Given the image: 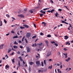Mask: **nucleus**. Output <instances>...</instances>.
Segmentation results:
<instances>
[{"label": "nucleus", "instance_id": "obj_1", "mask_svg": "<svg viewBox=\"0 0 73 73\" xmlns=\"http://www.w3.org/2000/svg\"><path fill=\"white\" fill-rule=\"evenodd\" d=\"M36 65L37 66H40L41 64H40V62L39 61H37L36 62Z\"/></svg>", "mask_w": 73, "mask_h": 73}, {"label": "nucleus", "instance_id": "obj_2", "mask_svg": "<svg viewBox=\"0 0 73 73\" xmlns=\"http://www.w3.org/2000/svg\"><path fill=\"white\" fill-rule=\"evenodd\" d=\"M43 71H44V69H43L42 68L39 70L38 72V73H40V72L42 73L43 72Z\"/></svg>", "mask_w": 73, "mask_h": 73}, {"label": "nucleus", "instance_id": "obj_3", "mask_svg": "<svg viewBox=\"0 0 73 73\" xmlns=\"http://www.w3.org/2000/svg\"><path fill=\"white\" fill-rule=\"evenodd\" d=\"M18 17H21V18H24V17H25L24 16V15L23 14L18 15Z\"/></svg>", "mask_w": 73, "mask_h": 73}, {"label": "nucleus", "instance_id": "obj_4", "mask_svg": "<svg viewBox=\"0 0 73 73\" xmlns=\"http://www.w3.org/2000/svg\"><path fill=\"white\" fill-rule=\"evenodd\" d=\"M31 35L30 33H28L26 35L27 38H29L30 37V35Z\"/></svg>", "mask_w": 73, "mask_h": 73}, {"label": "nucleus", "instance_id": "obj_5", "mask_svg": "<svg viewBox=\"0 0 73 73\" xmlns=\"http://www.w3.org/2000/svg\"><path fill=\"white\" fill-rule=\"evenodd\" d=\"M5 68L6 70H8L9 68V66L8 65H6L5 66Z\"/></svg>", "mask_w": 73, "mask_h": 73}, {"label": "nucleus", "instance_id": "obj_6", "mask_svg": "<svg viewBox=\"0 0 73 73\" xmlns=\"http://www.w3.org/2000/svg\"><path fill=\"white\" fill-rule=\"evenodd\" d=\"M51 52L50 51H48L47 54V57H49V56L51 55Z\"/></svg>", "mask_w": 73, "mask_h": 73}, {"label": "nucleus", "instance_id": "obj_7", "mask_svg": "<svg viewBox=\"0 0 73 73\" xmlns=\"http://www.w3.org/2000/svg\"><path fill=\"white\" fill-rule=\"evenodd\" d=\"M42 25H44V26L45 27L46 26V23L43 22L42 23Z\"/></svg>", "mask_w": 73, "mask_h": 73}, {"label": "nucleus", "instance_id": "obj_8", "mask_svg": "<svg viewBox=\"0 0 73 73\" xmlns=\"http://www.w3.org/2000/svg\"><path fill=\"white\" fill-rule=\"evenodd\" d=\"M23 25L24 27H26V28H29V26L27 25Z\"/></svg>", "mask_w": 73, "mask_h": 73}, {"label": "nucleus", "instance_id": "obj_9", "mask_svg": "<svg viewBox=\"0 0 73 73\" xmlns=\"http://www.w3.org/2000/svg\"><path fill=\"white\" fill-rule=\"evenodd\" d=\"M27 52H30V51H31V50L30 49V48H29V47H27Z\"/></svg>", "mask_w": 73, "mask_h": 73}, {"label": "nucleus", "instance_id": "obj_10", "mask_svg": "<svg viewBox=\"0 0 73 73\" xmlns=\"http://www.w3.org/2000/svg\"><path fill=\"white\" fill-rule=\"evenodd\" d=\"M19 58L21 61L22 62V61H23V59H22V58H21V56H20L19 57Z\"/></svg>", "mask_w": 73, "mask_h": 73}, {"label": "nucleus", "instance_id": "obj_11", "mask_svg": "<svg viewBox=\"0 0 73 73\" xmlns=\"http://www.w3.org/2000/svg\"><path fill=\"white\" fill-rule=\"evenodd\" d=\"M64 37L65 40H67L69 38V36H64Z\"/></svg>", "mask_w": 73, "mask_h": 73}, {"label": "nucleus", "instance_id": "obj_12", "mask_svg": "<svg viewBox=\"0 0 73 73\" xmlns=\"http://www.w3.org/2000/svg\"><path fill=\"white\" fill-rule=\"evenodd\" d=\"M70 60V57L68 58V59L66 60V61L68 62Z\"/></svg>", "mask_w": 73, "mask_h": 73}, {"label": "nucleus", "instance_id": "obj_13", "mask_svg": "<svg viewBox=\"0 0 73 73\" xmlns=\"http://www.w3.org/2000/svg\"><path fill=\"white\" fill-rule=\"evenodd\" d=\"M63 54L65 56V57L66 58L68 57V56H67V53L65 54L64 53Z\"/></svg>", "mask_w": 73, "mask_h": 73}, {"label": "nucleus", "instance_id": "obj_14", "mask_svg": "<svg viewBox=\"0 0 73 73\" xmlns=\"http://www.w3.org/2000/svg\"><path fill=\"white\" fill-rule=\"evenodd\" d=\"M8 53H9L10 52H11V50H12L11 49V48H9L8 49Z\"/></svg>", "mask_w": 73, "mask_h": 73}, {"label": "nucleus", "instance_id": "obj_15", "mask_svg": "<svg viewBox=\"0 0 73 73\" xmlns=\"http://www.w3.org/2000/svg\"><path fill=\"white\" fill-rule=\"evenodd\" d=\"M34 63L33 62H29V64L30 65H32L33 64H34Z\"/></svg>", "mask_w": 73, "mask_h": 73}, {"label": "nucleus", "instance_id": "obj_16", "mask_svg": "<svg viewBox=\"0 0 73 73\" xmlns=\"http://www.w3.org/2000/svg\"><path fill=\"white\" fill-rule=\"evenodd\" d=\"M3 45H4V44H2L0 46V48L1 49H3Z\"/></svg>", "mask_w": 73, "mask_h": 73}, {"label": "nucleus", "instance_id": "obj_17", "mask_svg": "<svg viewBox=\"0 0 73 73\" xmlns=\"http://www.w3.org/2000/svg\"><path fill=\"white\" fill-rule=\"evenodd\" d=\"M45 42L47 46H48V44H49V42H48V41H46Z\"/></svg>", "mask_w": 73, "mask_h": 73}, {"label": "nucleus", "instance_id": "obj_18", "mask_svg": "<svg viewBox=\"0 0 73 73\" xmlns=\"http://www.w3.org/2000/svg\"><path fill=\"white\" fill-rule=\"evenodd\" d=\"M13 47L14 49H17L18 48L17 46H16V45H14L13 46Z\"/></svg>", "mask_w": 73, "mask_h": 73}, {"label": "nucleus", "instance_id": "obj_19", "mask_svg": "<svg viewBox=\"0 0 73 73\" xmlns=\"http://www.w3.org/2000/svg\"><path fill=\"white\" fill-rule=\"evenodd\" d=\"M6 17H8V18H9V17H10V16L8 14H6Z\"/></svg>", "mask_w": 73, "mask_h": 73}, {"label": "nucleus", "instance_id": "obj_20", "mask_svg": "<svg viewBox=\"0 0 73 73\" xmlns=\"http://www.w3.org/2000/svg\"><path fill=\"white\" fill-rule=\"evenodd\" d=\"M47 37H52V36L50 35H48L47 36Z\"/></svg>", "mask_w": 73, "mask_h": 73}, {"label": "nucleus", "instance_id": "obj_21", "mask_svg": "<svg viewBox=\"0 0 73 73\" xmlns=\"http://www.w3.org/2000/svg\"><path fill=\"white\" fill-rule=\"evenodd\" d=\"M12 61L13 63H15V58L12 60Z\"/></svg>", "mask_w": 73, "mask_h": 73}, {"label": "nucleus", "instance_id": "obj_22", "mask_svg": "<svg viewBox=\"0 0 73 73\" xmlns=\"http://www.w3.org/2000/svg\"><path fill=\"white\" fill-rule=\"evenodd\" d=\"M29 12H30V13H33V10H31L29 11Z\"/></svg>", "mask_w": 73, "mask_h": 73}, {"label": "nucleus", "instance_id": "obj_23", "mask_svg": "<svg viewBox=\"0 0 73 73\" xmlns=\"http://www.w3.org/2000/svg\"><path fill=\"white\" fill-rule=\"evenodd\" d=\"M52 66H50L48 67V69H52Z\"/></svg>", "mask_w": 73, "mask_h": 73}, {"label": "nucleus", "instance_id": "obj_24", "mask_svg": "<svg viewBox=\"0 0 73 73\" xmlns=\"http://www.w3.org/2000/svg\"><path fill=\"white\" fill-rule=\"evenodd\" d=\"M40 12L41 13H43L44 14H45L46 13L45 11H41Z\"/></svg>", "mask_w": 73, "mask_h": 73}, {"label": "nucleus", "instance_id": "obj_25", "mask_svg": "<svg viewBox=\"0 0 73 73\" xmlns=\"http://www.w3.org/2000/svg\"><path fill=\"white\" fill-rule=\"evenodd\" d=\"M41 63L42 66H44V63L43 62H41Z\"/></svg>", "mask_w": 73, "mask_h": 73}, {"label": "nucleus", "instance_id": "obj_26", "mask_svg": "<svg viewBox=\"0 0 73 73\" xmlns=\"http://www.w3.org/2000/svg\"><path fill=\"white\" fill-rule=\"evenodd\" d=\"M53 12H54V10L53 9L51 11V13H53Z\"/></svg>", "mask_w": 73, "mask_h": 73}, {"label": "nucleus", "instance_id": "obj_27", "mask_svg": "<svg viewBox=\"0 0 73 73\" xmlns=\"http://www.w3.org/2000/svg\"><path fill=\"white\" fill-rule=\"evenodd\" d=\"M49 9V8H46L45 9H43V10H44V11H45L46 10H47V9Z\"/></svg>", "mask_w": 73, "mask_h": 73}, {"label": "nucleus", "instance_id": "obj_28", "mask_svg": "<svg viewBox=\"0 0 73 73\" xmlns=\"http://www.w3.org/2000/svg\"><path fill=\"white\" fill-rule=\"evenodd\" d=\"M14 44H15V45H16L17 44H18V43H17V42H16V41H15V42H14Z\"/></svg>", "mask_w": 73, "mask_h": 73}, {"label": "nucleus", "instance_id": "obj_29", "mask_svg": "<svg viewBox=\"0 0 73 73\" xmlns=\"http://www.w3.org/2000/svg\"><path fill=\"white\" fill-rule=\"evenodd\" d=\"M21 12V10H19L18 11V13H20Z\"/></svg>", "mask_w": 73, "mask_h": 73}, {"label": "nucleus", "instance_id": "obj_30", "mask_svg": "<svg viewBox=\"0 0 73 73\" xmlns=\"http://www.w3.org/2000/svg\"><path fill=\"white\" fill-rule=\"evenodd\" d=\"M55 15L56 17H57V15H58V13H57V12H56V13L55 14Z\"/></svg>", "mask_w": 73, "mask_h": 73}, {"label": "nucleus", "instance_id": "obj_31", "mask_svg": "<svg viewBox=\"0 0 73 73\" xmlns=\"http://www.w3.org/2000/svg\"><path fill=\"white\" fill-rule=\"evenodd\" d=\"M42 45V43H41L39 44H38V45H39V46H41V45Z\"/></svg>", "mask_w": 73, "mask_h": 73}, {"label": "nucleus", "instance_id": "obj_32", "mask_svg": "<svg viewBox=\"0 0 73 73\" xmlns=\"http://www.w3.org/2000/svg\"><path fill=\"white\" fill-rule=\"evenodd\" d=\"M43 15H44V14H40V17L42 16H43Z\"/></svg>", "mask_w": 73, "mask_h": 73}, {"label": "nucleus", "instance_id": "obj_33", "mask_svg": "<svg viewBox=\"0 0 73 73\" xmlns=\"http://www.w3.org/2000/svg\"><path fill=\"white\" fill-rule=\"evenodd\" d=\"M36 37V36L35 35L32 37V38H35Z\"/></svg>", "mask_w": 73, "mask_h": 73}, {"label": "nucleus", "instance_id": "obj_34", "mask_svg": "<svg viewBox=\"0 0 73 73\" xmlns=\"http://www.w3.org/2000/svg\"><path fill=\"white\" fill-rule=\"evenodd\" d=\"M20 28H21V29H24V28H25V27H20Z\"/></svg>", "mask_w": 73, "mask_h": 73}, {"label": "nucleus", "instance_id": "obj_35", "mask_svg": "<svg viewBox=\"0 0 73 73\" xmlns=\"http://www.w3.org/2000/svg\"><path fill=\"white\" fill-rule=\"evenodd\" d=\"M18 65L19 66V67H20V66H21V65H20V62H18Z\"/></svg>", "mask_w": 73, "mask_h": 73}, {"label": "nucleus", "instance_id": "obj_36", "mask_svg": "<svg viewBox=\"0 0 73 73\" xmlns=\"http://www.w3.org/2000/svg\"><path fill=\"white\" fill-rule=\"evenodd\" d=\"M44 65H46V60H44Z\"/></svg>", "mask_w": 73, "mask_h": 73}, {"label": "nucleus", "instance_id": "obj_37", "mask_svg": "<svg viewBox=\"0 0 73 73\" xmlns=\"http://www.w3.org/2000/svg\"><path fill=\"white\" fill-rule=\"evenodd\" d=\"M12 50H13L14 51H16V50L15 49H14L13 48H12Z\"/></svg>", "mask_w": 73, "mask_h": 73}, {"label": "nucleus", "instance_id": "obj_38", "mask_svg": "<svg viewBox=\"0 0 73 73\" xmlns=\"http://www.w3.org/2000/svg\"><path fill=\"white\" fill-rule=\"evenodd\" d=\"M17 38V36H14L13 37V38Z\"/></svg>", "mask_w": 73, "mask_h": 73}, {"label": "nucleus", "instance_id": "obj_39", "mask_svg": "<svg viewBox=\"0 0 73 73\" xmlns=\"http://www.w3.org/2000/svg\"><path fill=\"white\" fill-rule=\"evenodd\" d=\"M4 22L5 23V24H6V23H7V21H6V20H5V19H4Z\"/></svg>", "mask_w": 73, "mask_h": 73}, {"label": "nucleus", "instance_id": "obj_40", "mask_svg": "<svg viewBox=\"0 0 73 73\" xmlns=\"http://www.w3.org/2000/svg\"><path fill=\"white\" fill-rule=\"evenodd\" d=\"M40 35L41 36H42V35H43V33H42L41 32L40 33Z\"/></svg>", "mask_w": 73, "mask_h": 73}, {"label": "nucleus", "instance_id": "obj_41", "mask_svg": "<svg viewBox=\"0 0 73 73\" xmlns=\"http://www.w3.org/2000/svg\"><path fill=\"white\" fill-rule=\"evenodd\" d=\"M58 11H59L61 12V11H62V9H58Z\"/></svg>", "mask_w": 73, "mask_h": 73}, {"label": "nucleus", "instance_id": "obj_42", "mask_svg": "<svg viewBox=\"0 0 73 73\" xmlns=\"http://www.w3.org/2000/svg\"><path fill=\"white\" fill-rule=\"evenodd\" d=\"M63 49L65 51H66V50H67V49L66 48H64Z\"/></svg>", "mask_w": 73, "mask_h": 73}, {"label": "nucleus", "instance_id": "obj_43", "mask_svg": "<svg viewBox=\"0 0 73 73\" xmlns=\"http://www.w3.org/2000/svg\"><path fill=\"white\" fill-rule=\"evenodd\" d=\"M69 42H66V45H68V44H69Z\"/></svg>", "mask_w": 73, "mask_h": 73}, {"label": "nucleus", "instance_id": "obj_44", "mask_svg": "<svg viewBox=\"0 0 73 73\" xmlns=\"http://www.w3.org/2000/svg\"><path fill=\"white\" fill-rule=\"evenodd\" d=\"M25 40L26 43H28V41L26 39H25Z\"/></svg>", "mask_w": 73, "mask_h": 73}, {"label": "nucleus", "instance_id": "obj_45", "mask_svg": "<svg viewBox=\"0 0 73 73\" xmlns=\"http://www.w3.org/2000/svg\"><path fill=\"white\" fill-rule=\"evenodd\" d=\"M54 45L56 46H58V44L56 43L54 44Z\"/></svg>", "mask_w": 73, "mask_h": 73}, {"label": "nucleus", "instance_id": "obj_46", "mask_svg": "<svg viewBox=\"0 0 73 73\" xmlns=\"http://www.w3.org/2000/svg\"><path fill=\"white\" fill-rule=\"evenodd\" d=\"M5 57H7V58H8V55H7V54L6 55Z\"/></svg>", "mask_w": 73, "mask_h": 73}, {"label": "nucleus", "instance_id": "obj_47", "mask_svg": "<svg viewBox=\"0 0 73 73\" xmlns=\"http://www.w3.org/2000/svg\"><path fill=\"white\" fill-rule=\"evenodd\" d=\"M20 47L21 49H23V46L21 45L20 46Z\"/></svg>", "mask_w": 73, "mask_h": 73}, {"label": "nucleus", "instance_id": "obj_48", "mask_svg": "<svg viewBox=\"0 0 73 73\" xmlns=\"http://www.w3.org/2000/svg\"><path fill=\"white\" fill-rule=\"evenodd\" d=\"M33 25L35 28H36V25L35 23H33Z\"/></svg>", "mask_w": 73, "mask_h": 73}, {"label": "nucleus", "instance_id": "obj_49", "mask_svg": "<svg viewBox=\"0 0 73 73\" xmlns=\"http://www.w3.org/2000/svg\"><path fill=\"white\" fill-rule=\"evenodd\" d=\"M11 32L12 33H15V32L13 31H11Z\"/></svg>", "mask_w": 73, "mask_h": 73}, {"label": "nucleus", "instance_id": "obj_50", "mask_svg": "<svg viewBox=\"0 0 73 73\" xmlns=\"http://www.w3.org/2000/svg\"><path fill=\"white\" fill-rule=\"evenodd\" d=\"M51 42L52 43V44H54V43H55V42L54 41H51Z\"/></svg>", "mask_w": 73, "mask_h": 73}, {"label": "nucleus", "instance_id": "obj_51", "mask_svg": "<svg viewBox=\"0 0 73 73\" xmlns=\"http://www.w3.org/2000/svg\"><path fill=\"white\" fill-rule=\"evenodd\" d=\"M62 23H65V21H62Z\"/></svg>", "mask_w": 73, "mask_h": 73}, {"label": "nucleus", "instance_id": "obj_52", "mask_svg": "<svg viewBox=\"0 0 73 73\" xmlns=\"http://www.w3.org/2000/svg\"><path fill=\"white\" fill-rule=\"evenodd\" d=\"M50 1H51V2L52 4H53V0H51Z\"/></svg>", "mask_w": 73, "mask_h": 73}, {"label": "nucleus", "instance_id": "obj_53", "mask_svg": "<svg viewBox=\"0 0 73 73\" xmlns=\"http://www.w3.org/2000/svg\"><path fill=\"white\" fill-rule=\"evenodd\" d=\"M17 34L18 35H20V34H19V31L17 32Z\"/></svg>", "mask_w": 73, "mask_h": 73}, {"label": "nucleus", "instance_id": "obj_54", "mask_svg": "<svg viewBox=\"0 0 73 73\" xmlns=\"http://www.w3.org/2000/svg\"><path fill=\"white\" fill-rule=\"evenodd\" d=\"M69 25H70V26L69 27L70 28V27H71V28H72V27L71 26V25L70 24H69Z\"/></svg>", "mask_w": 73, "mask_h": 73}, {"label": "nucleus", "instance_id": "obj_55", "mask_svg": "<svg viewBox=\"0 0 73 73\" xmlns=\"http://www.w3.org/2000/svg\"><path fill=\"white\" fill-rule=\"evenodd\" d=\"M24 10L25 11V12H27V9H24Z\"/></svg>", "mask_w": 73, "mask_h": 73}, {"label": "nucleus", "instance_id": "obj_56", "mask_svg": "<svg viewBox=\"0 0 73 73\" xmlns=\"http://www.w3.org/2000/svg\"><path fill=\"white\" fill-rule=\"evenodd\" d=\"M19 43H21V40H19Z\"/></svg>", "mask_w": 73, "mask_h": 73}, {"label": "nucleus", "instance_id": "obj_57", "mask_svg": "<svg viewBox=\"0 0 73 73\" xmlns=\"http://www.w3.org/2000/svg\"><path fill=\"white\" fill-rule=\"evenodd\" d=\"M29 70L30 72H31V68H29Z\"/></svg>", "mask_w": 73, "mask_h": 73}, {"label": "nucleus", "instance_id": "obj_58", "mask_svg": "<svg viewBox=\"0 0 73 73\" xmlns=\"http://www.w3.org/2000/svg\"><path fill=\"white\" fill-rule=\"evenodd\" d=\"M72 69V68H69L68 69V71Z\"/></svg>", "mask_w": 73, "mask_h": 73}, {"label": "nucleus", "instance_id": "obj_59", "mask_svg": "<svg viewBox=\"0 0 73 73\" xmlns=\"http://www.w3.org/2000/svg\"><path fill=\"white\" fill-rule=\"evenodd\" d=\"M47 12H48V13H50V12H51L50 11H47Z\"/></svg>", "mask_w": 73, "mask_h": 73}, {"label": "nucleus", "instance_id": "obj_60", "mask_svg": "<svg viewBox=\"0 0 73 73\" xmlns=\"http://www.w3.org/2000/svg\"><path fill=\"white\" fill-rule=\"evenodd\" d=\"M57 65L58 66H60V64H59V63H57Z\"/></svg>", "mask_w": 73, "mask_h": 73}, {"label": "nucleus", "instance_id": "obj_61", "mask_svg": "<svg viewBox=\"0 0 73 73\" xmlns=\"http://www.w3.org/2000/svg\"><path fill=\"white\" fill-rule=\"evenodd\" d=\"M62 65H61V66H60V69H61V68H62Z\"/></svg>", "mask_w": 73, "mask_h": 73}, {"label": "nucleus", "instance_id": "obj_62", "mask_svg": "<svg viewBox=\"0 0 73 73\" xmlns=\"http://www.w3.org/2000/svg\"><path fill=\"white\" fill-rule=\"evenodd\" d=\"M17 53V54H19L20 53V52L19 51H18Z\"/></svg>", "mask_w": 73, "mask_h": 73}, {"label": "nucleus", "instance_id": "obj_63", "mask_svg": "<svg viewBox=\"0 0 73 73\" xmlns=\"http://www.w3.org/2000/svg\"><path fill=\"white\" fill-rule=\"evenodd\" d=\"M57 71H58V72H59L60 71V69H58L57 70Z\"/></svg>", "mask_w": 73, "mask_h": 73}, {"label": "nucleus", "instance_id": "obj_64", "mask_svg": "<svg viewBox=\"0 0 73 73\" xmlns=\"http://www.w3.org/2000/svg\"><path fill=\"white\" fill-rule=\"evenodd\" d=\"M6 36H9V33H8L6 35Z\"/></svg>", "mask_w": 73, "mask_h": 73}]
</instances>
